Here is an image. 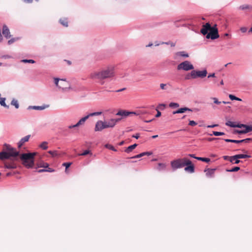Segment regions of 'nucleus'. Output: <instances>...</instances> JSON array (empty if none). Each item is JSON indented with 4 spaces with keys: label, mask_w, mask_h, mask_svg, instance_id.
I'll use <instances>...</instances> for the list:
<instances>
[{
    "label": "nucleus",
    "mask_w": 252,
    "mask_h": 252,
    "mask_svg": "<svg viewBox=\"0 0 252 252\" xmlns=\"http://www.w3.org/2000/svg\"><path fill=\"white\" fill-rule=\"evenodd\" d=\"M91 154L92 153H91V151L89 150H85L84 151V152H83L81 154H79L78 155L79 156H86L88 154Z\"/></svg>",
    "instance_id": "51"
},
{
    "label": "nucleus",
    "mask_w": 252,
    "mask_h": 252,
    "mask_svg": "<svg viewBox=\"0 0 252 252\" xmlns=\"http://www.w3.org/2000/svg\"><path fill=\"white\" fill-rule=\"evenodd\" d=\"M245 126H246L245 124H238L235 125V126H234V127H238V128L243 127V128H244Z\"/></svg>",
    "instance_id": "54"
},
{
    "label": "nucleus",
    "mask_w": 252,
    "mask_h": 252,
    "mask_svg": "<svg viewBox=\"0 0 252 252\" xmlns=\"http://www.w3.org/2000/svg\"><path fill=\"white\" fill-rule=\"evenodd\" d=\"M240 170V167L238 166H235L233 168L230 169H226L227 172H236Z\"/></svg>",
    "instance_id": "41"
},
{
    "label": "nucleus",
    "mask_w": 252,
    "mask_h": 252,
    "mask_svg": "<svg viewBox=\"0 0 252 252\" xmlns=\"http://www.w3.org/2000/svg\"><path fill=\"white\" fill-rule=\"evenodd\" d=\"M196 159L206 162H209L210 161V159L209 158L202 157H198L197 158H196Z\"/></svg>",
    "instance_id": "40"
},
{
    "label": "nucleus",
    "mask_w": 252,
    "mask_h": 252,
    "mask_svg": "<svg viewBox=\"0 0 252 252\" xmlns=\"http://www.w3.org/2000/svg\"><path fill=\"white\" fill-rule=\"evenodd\" d=\"M186 167L185 168V170L187 172L189 173H193L194 172V165L192 164L191 161H190V164L186 165Z\"/></svg>",
    "instance_id": "16"
},
{
    "label": "nucleus",
    "mask_w": 252,
    "mask_h": 252,
    "mask_svg": "<svg viewBox=\"0 0 252 252\" xmlns=\"http://www.w3.org/2000/svg\"><path fill=\"white\" fill-rule=\"evenodd\" d=\"M104 128H106L104 122L99 120L96 123L94 127L95 131H100Z\"/></svg>",
    "instance_id": "10"
},
{
    "label": "nucleus",
    "mask_w": 252,
    "mask_h": 252,
    "mask_svg": "<svg viewBox=\"0 0 252 252\" xmlns=\"http://www.w3.org/2000/svg\"><path fill=\"white\" fill-rule=\"evenodd\" d=\"M5 100H6V98L5 97L0 98V104L2 106H3L6 108H8L9 105H6V104L5 103Z\"/></svg>",
    "instance_id": "27"
},
{
    "label": "nucleus",
    "mask_w": 252,
    "mask_h": 252,
    "mask_svg": "<svg viewBox=\"0 0 252 252\" xmlns=\"http://www.w3.org/2000/svg\"><path fill=\"white\" fill-rule=\"evenodd\" d=\"M235 125L236 124H234L233 123L231 122L230 121H227V122H226V123H225L226 126H229L231 127H234V126H235Z\"/></svg>",
    "instance_id": "48"
},
{
    "label": "nucleus",
    "mask_w": 252,
    "mask_h": 252,
    "mask_svg": "<svg viewBox=\"0 0 252 252\" xmlns=\"http://www.w3.org/2000/svg\"><path fill=\"white\" fill-rule=\"evenodd\" d=\"M211 77H213V78L216 77L215 73H213L209 74L208 75V78H211Z\"/></svg>",
    "instance_id": "64"
},
{
    "label": "nucleus",
    "mask_w": 252,
    "mask_h": 252,
    "mask_svg": "<svg viewBox=\"0 0 252 252\" xmlns=\"http://www.w3.org/2000/svg\"><path fill=\"white\" fill-rule=\"evenodd\" d=\"M252 8V6L249 4H244L240 6L239 9L241 10H247L250 9Z\"/></svg>",
    "instance_id": "29"
},
{
    "label": "nucleus",
    "mask_w": 252,
    "mask_h": 252,
    "mask_svg": "<svg viewBox=\"0 0 252 252\" xmlns=\"http://www.w3.org/2000/svg\"><path fill=\"white\" fill-rule=\"evenodd\" d=\"M176 55L178 56H181L185 58L189 57V54L186 53L185 51H180L176 53Z\"/></svg>",
    "instance_id": "25"
},
{
    "label": "nucleus",
    "mask_w": 252,
    "mask_h": 252,
    "mask_svg": "<svg viewBox=\"0 0 252 252\" xmlns=\"http://www.w3.org/2000/svg\"><path fill=\"white\" fill-rule=\"evenodd\" d=\"M222 158H223V159L228 160L231 163H233V161H234V159L233 158V156L229 157L228 156H223Z\"/></svg>",
    "instance_id": "39"
},
{
    "label": "nucleus",
    "mask_w": 252,
    "mask_h": 252,
    "mask_svg": "<svg viewBox=\"0 0 252 252\" xmlns=\"http://www.w3.org/2000/svg\"><path fill=\"white\" fill-rule=\"evenodd\" d=\"M71 162H64L63 165L65 167V172H67V169L71 165Z\"/></svg>",
    "instance_id": "52"
},
{
    "label": "nucleus",
    "mask_w": 252,
    "mask_h": 252,
    "mask_svg": "<svg viewBox=\"0 0 252 252\" xmlns=\"http://www.w3.org/2000/svg\"><path fill=\"white\" fill-rule=\"evenodd\" d=\"M79 126H77V124L76 123L75 125H70L68 126V128L69 129H72L73 128L78 127Z\"/></svg>",
    "instance_id": "61"
},
{
    "label": "nucleus",
    "mask_w": 252,
    "mask_h": 252,
    "mask_svg": "<svg viewBox=\"0 0 252 252\" xmlns=\"http://www.w3.org/2000/svg\"><path fill=\"white\" fill-rule=\"evenodd\" d=\"M22 63H35V61L32 59H23L21 61Z\"/></svg>",
    "instance_id": "38"
},
{
    "label": "nucleus",
    "mask_w": 252,
    "mask_h": 252,
    "mask_svg": "<svg viewBox=\"0 0 252 252\" xmlns=\"http://www.w3.org/2000/svg\"><path fill=\"white\" fill-rule=\"evenodd\" d=\"M137 146V144H134L132 145H130L128 146L127 148H126L125 152L126 153H130L133 149H134Z\"/></svg>",
    "instance_id": "20"
},
{
    "label": "nucleus",
    "mask_w": 252,
    "mask_h": 252,
    "mask_svg": "<svg viewBox=\"0 0 252 252\" xmlns=\"http://www.w3.org/2000/svg\"><path fill=\"white\" fill-rule=\"evenodd\" d=\"M152 154V152H143L142 153H140V154H138V155H137L135 156H133L131 158H140L143 156H150Z\"/></svg>",
    "instance_id": "18"
},
{
    "label": "nucleus",
    "mask_w": 252,
    "mask_h": 252,
    "mask_svg": "<svg viewBox=\"0 0 252 252\" xmlns=\"http://www.w3.org/2000/svg\"><path fill=\"white\" fill-rule=\"evenodd\" d=\"M215 169H211L205 170V172L207 171L206 175L207 177H213L214 174Z\"/></svg>",
    "instance_id": "23"
},
{
    "label": "nucleus",
    "mask_w": 252,
    "mask_h": 252,
    "mask_svg": "<svg viewBox=\"0 0 252 252\" xmlns=\"http://www.w3.org/2000/svg\"><path fill=\"white\" fill-rule=\"evenodd\" d=\"M48 153L50 154L52 157H56L58 156L57 151H49Z\"/></svg>",
    "instance_id": "43"
},
{
    "label": "nucleus",
    "mask_w": 252,
    "mask_h": 252,
    "mask_svg": "<svg viewBox=\"0 0 252 252\" xmlns=\"http://www.w3.org/2000/svg\"><path fill=\"white\" fill-rule=\"evenodd\" d=\"M48 107V105H47V106H45V105H44V106H29L28 107V110L34 109V110H42Z\"/></svg>",
    "instance_id": "17"
},
{
    "label": "nucleus",
    "mask_w": 252,
    "mask_h": 252,
    "mask_svg": "<svg viewBox=\"0 0 252 252\" xmlns=\"http://www.w3.org/2000/svg\"><path fill=\"white\" fill-rule=\"evenodd\" d=\"M158 167L159 169L160 170L161 169H164L165 167V165L163 163H158Z\"/></svg>",
    "instance_id": "57"
},
{
    "label": "nucleus",
    "mask_w": 252,
    "mask_h": 252,
    "mask_svg": "<svg viewBox=\"0 0 252 252\" xmlns=\"http://www.w3.org/2000/svg\"><path fill=\"white\" fill-rule=\"evenodd\" d=\"M169 106L171 108H177L179 107V104L176 102H171L170 103Z\"/></svg>",
    "instance_id": "46"
},
{
    "label": "nucleus",
    "mask_w": 252,
    "mask_h": 252,
    "mask_svg": "<svg viewBox=\"0 0 252 252\" xmlns=\"http://www.w3.org/2000/svg\"><path fill=\"white\" fill-rule=\"evenodd\" d=\"M48 142H46V141H44L43 142H42L40 145L39 146V147L41 149H42L43 150H46L48 148Z\"/></svg>",
    "instance_id": "33"
},
{
    "label": "nucleus",
    "mask_w": 252,
    "mask_h": 252,
    "mask_svg": "<svg viewBox=\"0 0 252 252\" xmlns=\"http://www.w3.org/2000/svg\"><path fill=\"white\" fill-rule=\"evenodd\" d=\"M131 114L139 115L140 113H137L134 112H129L126 110H120L116 114V115L121 116V117L124 118Z\"/></svg>",
    "instance_id": "9"
},
{
    "label": "nucleus",
    "mask_w": 252,
    "mask_h": 252,
    "mask_svg": "<svg viewBox=\"0 0 252 252\" xmlns=\"http://www.w3.org/2000/svg\"><path fill=\"white\" fill-rule=\"evenodd\" d=\"M213 28H217V25L215 24L212 27L209 22L206 23L202 26L200 32L203 35H205L207 34V32H208L209 31L211 32V31H212Z\"/></svg>",
    "instance_id": "7"
},
{
    "label": "nucleus",
    "mask_w": 252,
    "mask_h": 252,
    "mask_svg": "<svg viewBox=\"0 0 252 252\" xmlns=\"http://www.w3.org/2000/svg\"><path fill=\"white\" fill-rule=\"evenodd\" d=\"M165 86H166V84H164L163 83H161L160 84V87L162 90H165L166 89Z\"/></svg>",
    "instance_id": "63"
},
{
    "label": "nucleus",
    "mask_w": 252,
    "mask_h": 252,
    "mask_svg": "<svg viewBox=\"0 0 252 252\" xmlns=\"http://www.w3.org/2000/svg\"><path fill=\"white\" fill-rule=\"evenodd\" d=\"M36 153H24L21 155L20 158L23 165L27 168H32L34 164V157Z\"/></svg>",
    "instance_id": "2"
},
{
    "label": "nucleus",
    "mask_w": 252,
    "mask_h": 252,
    "mask_svg": "<svg viewBox=\"0 0 252 252\" xmlns=\"http://www.w3.org/2000/svg\"><path fill=\"white\" fill-rule=\"evenodd\" d=\"M55 170L54 169H53L51 168H48V169L44 168L43 169H39V170H37L36 171L38 173H42V172H53Z\"/></svg>",
    "instance_id": "32"
},
{
    "label": "nucleus",
    "mask_w": 252,
    "mask_h": 252,
    "mask_svg": "<svg viewBox=\"0 0 252 252\" xmlns=\"http://www.w3.org/2000/svg\"><path fill=\"white\" fill-rule=\"evenodd\" d=\"M2 34L7 39L10 38L11 36L9 30L5 25H4L2 27Z\"/></svg>",
    "instance_id": "12"
},
{
    "label": "nucleus",
    "mask_w": 252,
    "mask_h": 252,
    "mask_svg": "<svg viewBox=\"0 0 252 252\" xmlns=\"http://www.w3.org/2000/svg\"><path fill=\"white\" fill-rule=\"evenodd\" d=\"M193 71L194 72L191 74V75L194 77L195 79L198 77L203 78L207 76L208 73L206 69H204L202 70H193Z\"/></svg>",
    "instance_id": "8"
},
{
    "label": "nucleus",
    "mask_w": 252,
    "mask_h": 252,
    "mask_svg": "<svg viewBox=\"0 0 252 252\" xmlns=\"http://www.w3.org/2000/svg\"><path fill=\"white\" fill-rule=\"evenodd\" d=\"M105 147L107 148V149H109L110 150H111L113 151H116L117 150L111 145L110 144H107L105 145Z\"/></svg>",
    "instance_id": "47"
},
{
    "label": "nucleus",
    "mask_w": 252,
    "mask_h": 252,
    "mask_svg": "<svg viewBox=\"0 0 252 252\" xmlns=\"http://www.w3.org/2000/svg\"><path fill=\"white\" fill-rule=\"evenodd\" d=\"M89 118L88 117L87 115L85 116V117L82 118L77 123V126H79L81 125H82L84 124V123L85 122V121L88 119Z\"/></svg>",
    "instance_id": "24"
},
{
    "label": "nucleus",
    "mask_w": 252,
    "mask_h": 252,
    "mask_svg": "<svg viewBox=\"0 0 252 252\" xmlns=\"http://www.w3.org/2000/svg\"><path fill=\"white\" fill-rule=\"evenodd\" d=\"M19 155V152L9 153L5 151L0 152V160L10 159L11 158L16 159V157Z\"/></svg>",
    "instance_id": "5"
},
{
    "label": "nucleus",
    "mask_w": 252,
    "mask_h": 252,
    "mask_svg": "<svg viewBox=\"0 0 252 252\" xmlns=\"http://www.w3.org/2000/svg\"><path fill=\"white\" fill-rule=\"evenodd\" d=\"M17 159V158L16 159L11 158V161L10 162H5L4 165V167L8 169L16 168L17 164L15 162V160Z\"/></svg>",
    "instance_id": "11"
},
{
    "label": "nucleus",
    "mask_w": 252,
    "mask_h": 252,
    "mask_svg": "<svg viewBox=\"0 0 252 252\" xmlns=\"http://www.w3.org/2000/svg\"><path fill=\"white\" fill-rule=\"evenodd\" d=\"M49 164L48 163H46V162H40V163H39L37 165V167H43L44 168H48L49 167Z\"/></svg>",
    "instance_id": "31"
},
{
    "label": "nucleus",
    "mask_w": 252,
    "mask_h": 252,
    "mask_svg": "<svg viewBox=\"0 0 252 252\" xmlns=\"http://www.w3.org/2000/svg\"><path fill=\"white\" fill-rule=\"evenodd\" d=\"M229 97L231 100H235L238 101H242V99L241 98L237 97L233 94H229Z\"/></svg>",
    "instance_id": "42"
},
{
    "label": "nucleus",
    "mask_w": 252,
    "mask_h": 252,
    "mask_svg": "<svg viewBox=\"0 0 252 252\" xmlns=\"http://www.w3.org/2000/svg\"><path fill=\"white\" fill-rule=\"evenodd\" d=\"M233 133L234 134H245L243 129H242V130L235 129L233 131Z\"/></svg>",
    "instance_id": "50"
},
{
    "label": "nucleus",
    "mask_w": 252,
    "mask_h": 252,
    "mask_svg": "<svg viewBox=\"0 0 252 252\" xmlns=\"http://www.w3.org/2000/svg\"><path fill=\"white\" fill-rule=\"evenodd\" d=\"M165 107V104L161 103V104H159L158 105V108L160 109L161 110H163L164 109Z\"/></svg>",
    "instance_id": "56"
},
{
    "label": "nucleus",
    "mask_w": 252,
    "mask_h": 252,
    "mask_svg": "<svg viewBox=\"0 0 252 252\" xmlns=\"http://www.w3.org/2000/svg\"><path fill=\"white\" fill-rule=\"evenodd\" d=\"M122 119H123L122 117L118 118H116V119H114L116 125L117 124V123H118L119 122H120L122 120Z\"/></svg>",
    "instance_id": "60"
},
{
    "label": "nucleus",
    "mask_w": 252,
    "mask_h": 252,
    "mask_svg": "<svg viewBox=\"0 0 252 252\" xmlns=\"http://www.w3.org/2000/svg\"><path fill=\"white\" fill-rule=\"evenodd\" d=\"M60 79L58 78H54V83L56 86L59 88L62 89L63 90H66L67 89H68L67 87H62V86H60L59 84V82L60 81ZM68 89H70V87H68Z\"/></svg>",
    "instance_id": "22"
},
{
    "label": "nucleus",
    "mask_w": 252,
    "mask_h": 252,
    "mask_svg": "<svg viewBox=\"0 0 252 252\" xmlns=\"http://www.w3.org/2000/svg\"><path fill=\"white\" fill-rule=\"evenodd\" d=\"M60 23L64 27H68V21L66 18L61 19L60 20Z\"/></svg>",
    "instance_id": "30"
},
{
    "label": "nucleus",
    "mask_w": 252,
    "mask_h": 252,
    "mask_svg": "<svg viewBox=\"0 0 252 252\" xmlns=\"http://www.w3.org/2000/svg\"><path fill=\"white\" fill-rule=\"evenodd\" d=\"M251 158V156L246 154H238L233 156V158L234 159L237 158Z\"/></svg>",
    "instance_id": "19"
},
{
    "label": "nucleus",
    "mask_w": 252,
    "mask_h": 252,
    "mask_svg": "<svg viewBox=\"0 0 252 252\" xmlns=\"http://www.w3.org/2000/svg\"><path fill=\"white\" fill-rule=\"evenodd\" d=\"M197 123L194 121L190 120L189 121V125L191 126H195L197 125Z\"/></svg>",
    "instance_id": "55"
},
{
    "label": "nucleus",
    "mask_w": 252,
    "mask_h": 252,
    "mask_svg": "<svg viewBox=\"0 0 252 252\" xmlns=\"http://www.w3.org/2000/svg\"><path fill=\"white\" fill-rule=\"evenodd\" d=\"M241 141H242V143H243V142L249 143L250 141H252V138H246L244 139H242V140H241Z\"/></svg>",
    "instance_id": "53"
},
{
    "label": "nucleus",
    "mask_w": 252,
    "mask_h": 252,
    "mask_svg": "<svg viewBox=\"0 0 252 252\" xmlns=\"http://www.w3.org/2000/svg\"><path fill=\"white\" fill-rule=\"evenodd\" d=\"M177 70H183L184 71H189L194 70V66L191 63L188 61H185L177 65Z\"/></svg>",
    "instance_id": "4"
},
{
    "label": "nucleus",
    "mask_w": 252,
    "mask_h": 252,
    "mask_svg": "<svg viewBox=\"0 0 252 252\" xmlns=\"http://www.w3.org/2000/svg\"><path fill=\"white\" fill-rule=\"evenodd\" d=\"M194 72L193 70H191V72L185 76V79L186 80H190V79H195L194 77L191 75V74Z\"/></svg>",
    "instance_id": "36"
},
{
    "label": "nucleus",
    "mask_w": 252,
    "mask_h": 252,
    "mask_svg": "<svg viewBox=\"0 0 252 252\" xmlns=\"http://www.w3.org/2000/svg\"><path fill=\"white\" fill-rule=\"evenodd\" d=\"M189 164H190V160L186 158H178L171 162V166L173 170L181 168L185 166L186 165Z\"/></svg>",
    "instance_id": "3"
},
{
    "label": "nucleus",
    "mask_w": 252,
    "mask_h": 252,
    "mask_svg": "<svg viewBox=\"0 0 252 252\" xmlns=\"http://www.w3.org/2000/svg\"><path fill=\"white\" fill-rule=\"evenodd\" d=\"M102 114V112H95L93 113H89L87 115L88 117L89 118L90 117L100 115Z\"/></svg>",
    "instance_id": "37"
},
{
    "label": "nucleus",
    "mask_w": 252,
    "mask_h": 252,
    "mask_svg": "<svg viewBox=\"0 0 252 252\" xmlns=\"http://www.w3.org/2000/svg\"><path fill=\"white\" fill-rule=\"evenodd\" d=\"M186 111L192 112V110L188 107H182L173 112V114L184 113Z\"/></svg>",
    "instance_id": "13"
},
{
    "label": "nucleus",
    "mask_w": 252,
    "mask_h": 252,
    "mask_svg": "<svg viewBox=\"0 0 252 252\" xmlns=\"http://www.w3.org/2000/svg\"><path fill=\"white\" fill-rule=\"evenodd\" d=\"M11 104L15 106L16 109L19 108V105L17 100L13 99L11 102Z\"/></svg>",
    "instance_id": "35"
},
{
    "label": "nucleus",
    "mask_w": 252,
    "mask_h": 252,
    "mask_svg": "<svg viewBox=\"0 0 252 252\" xmlns=\"http://www.w3.org/2000/svg\"><path fill=\"white\" fill-rule=\"evenodd\" d=\"M219 36L218 28H213L212 31L207 32V34H206V38L207 39L211 38L212 40L217 39Z\"/></svg>",
    "instance_id": "6"
},
{
    "label": "nucleus",
    "mask_w": 252,
    "mask_h": 252,
    "mask_svg": "<svg viewBox=\"0 0 252 252\" xmlns=\"http://www.w3.org/2000/svg\"><path fill=\"white\" fill-rule=\"evenodd\" d=\"M19 39H20L19 37L12 38L8 41V44L9 45H10V44L13 43L16 41L19 40Z\"/></svg>",
    "instance_id": "44"
},
{
    "label": "nucleus",
    "mask_w": 252,
    "mask_h": 252,
    "mask_svg": "<svg viewBox=\"0 0 252 252\" xmlns=\"http://www.w3.org/2000/svg\"><path fill=\"white\" fill-rule=\"evenodd\" d=\"M61 81H62V82L60 83V85H59L62 86V87H64L63 86H65L64 84L66 83L65 80L64 79H61Z\"/></svg>",
    "instance_id": "58"
},
{
    "label": "nucleus",
    "mask_w": 252,
    "mask_h": 252,
    "mask_svg": "<svg viewBox=\"0 0 252 252\" xmlns=\"http://www.w3.org/2000/svg\"><path fill=\"white\" fill-rule=\"evenodd\" d=\"M240 31L242 32L245 33L247 31V28L246 27H241L240 28Z\"/></svg>",
    "instance_id": "59"
},
{
    "label": "nucleus",
    "mask_w": 252,
    "mask_h": 252,
    "mask_svg": "<svg viewBox=\"0 0 252 252\" xmlns=\"http://www.w3.org/2000/svg\"><path fill=\"white\" fill-rule=\"evenodd\" d=\"M224 141H225L226 142H231L236 144H239L242 143V141L241 140H233V139H224Z\"/></svg>",
    "instance_id": "26"
},
{
    "label": "nucleus",
    "mask_w": 252,
    "mask_h": 252,
    "mask_svg": "<svg viewBox=\"0 0 252 252\" xmlns=\"http://www.w3.org/2000/svg\"><path fill=\"white\" fill-rule=\"evenodd\" d=\"M241 162V160L239 159V158L234 159V161H233V164H238Z\"/></svg>",
    "instance_id": "62"
},
{
    "label": "nucleus",
    "mask_w": 252,
    "mask_h": 252,
    "mask_svg": "<svg viewBox=\"0 0 252 252\" xmlns=\"http://www.w3.org/2000/svg\"><path fill=\"white\" fill-rule=\"evenodd\" d=\"M161 44H166V45H170L171 47H174L175 46V43L171 41L168 42H161Z\"/></svg>",
    "instance_id": "45"
},
{
    "label": "nucleus",
    "mask_w": 252,
    "mask_h": 252,
    "mask_svg": "<svg viewBox=\"0 0 252 252\" xmlns=\"http://www.w3.org/2000/svg\"><path fill=\"white\" fill-rule=\"evenodd\" d=\"M244 128H245V129H243V130L244 131L245 134L252 131V125H246Z\"/></svg>",
    "instance_id": "28"
},
{
    "label": "nucleus",
    "mask_w": 252,
    "mask_h": 252,
    "mask_svg": "<svg viewBox=\"0 0 252 252\" xmlns=\"http://www.w3.org/2000/svg\"><path fill=\"white\" fill-rule=\"evenodd\" d=\"M31 135H28L21 138V140L18 143V148H21L25 142L28 141Z\"/></svg>",
    "instance_id": "14"
},
{
    "label": "nucleus",
    "mask_w": 252,
    "mask_h": 252,
    "mask_svg": "<svg viewBox=\"0 0 252 252\" xmlns=\"http://www.w3.org/2000/svg\"><path fill=\"white\" fill-rule=\"evenodd\" d=\"M106 126V128L113 127L116 125L114 119H111L108 121L104 122Z\"/></svg>",
    "instance_id": "15"
},
{
    "label": "nucleus",
    "mask_w": 252,
    "mask_h": 252,
    "mask_svg": "<svg viewBox=\"0 0 252 252\" xmlns=\"http://www.w3.org/2000/svg\"><path fill=\"white\" fill-rule=\"evenodd\" d=\"M4 146L6 147V151H5V152L9 153L19 152L18 151H17L15 148L11 147L10 145L8 144H5L4 145Z\"/></svg>",
    "instance_id": "21"
},
{
    "label": "nucleus",
    "mask_w": 252,
    "mask_h": 252,
    "mask_svg": "<svg viewBox=\"0 0 252 252\" xmlns=\"http://www.w3.org/2000/svg\"><path fill=\"white\" fill-rule=\"evenodd\" d=\"M114 76V68L113 67H108L100 71L95 72L92 73L91 77L93 79H97L99 80L111 78Z\"/></svg>",
    "instance_id": "1"
},
{
    "label": "nucleus",
    "mask_w": 252,
    "mask_h": 252,
    "mask_svg": "<svg viewBox=\"0 0 252 252\" xmlns=\"http://www.w3.org/2000/svg\"><path fill=\"white\" fill-rule=\"evenodd\" d=\"M211 98L213 100L214 103L216 104L220 105L221 103V101H219L218 99L216 97H211Z\"/></svg>",
    "instance_id": "49"
},
{
    "label": "nucleus",
    "mask_w": 252,
    "mask_h": 252,
    "mask_svg": "<svg viewBox=\"0 0 252 252\" xmlns=\"http://www.w3.org/2000/svg\"><path fill=\"white\" fill-rule=\"evenodd\" d=\"M224 134H225V133L223 132H219V131H213L212 134H209V135H210V136L215 135L216 136H219L223 135Z\"/></svg>",
    "instance_id": "34"
}]
</instances>
